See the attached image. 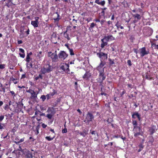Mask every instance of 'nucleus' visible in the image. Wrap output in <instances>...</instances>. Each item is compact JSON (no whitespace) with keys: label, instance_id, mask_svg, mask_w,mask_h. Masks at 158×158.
<instances>
[{"label":"nucleus","instance_id":"nucleus-1","mask_svg":"<svg viewBox=\"0 0 158 158\" xmlns=\"http://www.w3.org/2000/svg\"><path fill=\"white\" fill-rule=\"evenodd\" d=\"M99 74L98 77L97 79L96 80L98 83L102 85L103 81L106 78V75L105 74L104 71L98 72Z\"/></svg>","mask_w":158,"mask_h":158},{"label":"nucleus","instance_id":"nucleus-2","mask_svg":"<svg viewBox=\"0 0 158 158\" xmlns=\"http://www.w3.org/2000/svg\"><path fill=\"white\" fill-rule=\"evenodd\" d=\"M101 49L99 50V52L97 53V56L100 59L101 62H103L107 58V54L101 52Z\"/></svg>","mask_w":158,"mask_h":158},{"label":"nucleus","instance_id":"nucleus-3","mask_svg":"<svg viewBox=\"0 0 158 158\" xmlns=\"http://www.w3.org/2000/svg\"><path fill=\"white\" fill-rule=\"evenodd\" d=\"M46 66H48V67L46 68L43 67L41 69L40 72L43 74L49 73L53 70V67L49 64H47Z\"/></svg>","mask_w":158,"mask_h":158},{"label":"nucleus","instance_id":"nucleus-4","mask_svg":"<svg viewBox=\"0 0 158 158\" xmlns=\"http://www.w3.org/2000/svg\"><path fill=\"white\" fill-rule=\"evenodd\" d=\"M138 53L140 54V56L142 57H143L145 55L150 53L148 50H146L145 47L139 48L138 50Z\"/></svg>","mask_w":158,"mask_h":158},{"label":"nucleus","instance_id":"nucleus-5","mask_svg":"<svg viewBox=\"0 0 158 158\" xmlns=\"http://www.w3.org/2000/svg\"><path fill=\"white\" fill-rule=\"evenodd\" d=\"M152 33V29L149 27H146L143 30V33L146 36H150Z\"/></svg>","mask_w":158,"mask_h":158},{"label":"nucleus","instance_id":"nucleus-6","mask_svg":"<svg viewBox=\"0 0 158 158\" xmlns=\"http://www.w3.org/2000/svg\"><path fill=\"white\" fill-rule=\"evenodd\" d=\"M68 56V54L64 51H61L58 54V56L60 59L65 60Z\"/></svg>","mask_w":158,"mask_h":158},{"label":"nucleus","instance_id":"nucleus-7","mask_svg":"<svg viewBox=\"0 0 158 158\" xmlns=\"http://www.w3.org/2000/svg\"><path fill=\"white\" fill-rule=\"evenodd\" d=\"M106 64V63L105 62H103L101 61L100 63L96 68L98 72L104 71V68H103V67Z\"/></svg>","mask_w":158,"mask_h":158},{"label":"nucleus","instance_id":"nucleus-8","mask_svg":"<svg viewBox=\"0 0 158 158\" xmlns=\"http://www.w3.org/2000/svg\"><path fill=\"white\" fill-rule=\"evenodd\" d=\"M137 118L139 121H140L141 119V114L137 111L132 113V118L135 119Z\"/></svg>","mask_w":158,"mask_h":158},{"label":"nucleus","instance_id":"nucleus-9","mask_svg":"<svg viewBox=\"0 0 158 158\" xmlns=\"http://www.w3.org/2000/svg\"><path fill=\"white\" fill-rule=\"evenodd\" d=\"M86 119L87 120V121L88 122H89L92 121V120L94 119V116L92 113L90 112H88L86 114Z\"/></svg>","mask_w":158,"mask_h":158},{"label":"nucleus","instance_id":"nucleus-10","mask_svg":"<svg viewBox=\"0 0 158 158\" xmlns=\"http://www.w3.org/2000/svg\"><path fill=\"white\" fill-rule=\"evenodd\" d=\"M39 18L38 17H35V21H32L31 22V24L33 25L34 27H37L38 26V19Z\"/></svg>","mask_w":158,"mask_h":158},{"label":"nucleus","instance_id":"nucleus-11","mask_svg":"<svg viewBox=\"0 0 158 158\" xmlns=\"http://www.w3.org/2000/svg\"><path fill=\"white\" fill-rule=\"evenodd\" d=\"M157 130V129L156 128V126L155 125H153L151 127L149 128V131L150 134L152 135Z\"/></svg>","mask_w":158,"mask_h":158},{"label":"nucleus","instance_id":"nucleus-12","mask_svg":"<svg viewBox=\"0 0 158 158\" xmlns=\"http://www.w3.org/2000/svg\"><path fill=\"white\" fill-rule=\"evenodd\" d=\"M26 151L25 153H26V156L27 158H32V153L30 152V151L27 150L26 149Z\"/></svg>","mask_w":158,"mask_h":158},{"label":"nucleus","instance_id":"nucleus-13","mask_svg":"<svg viewBox=\"0 0 158 158\" xmlns=\"http://www.w3.org/2000/svg\"><path fill=\"white\" fill-rule=\"evenodd\" d=\"M91 76V74L89 72H86L83 77V79L87 80Z\"/></svg>","mask_w":158,"mask_h":158},{"label":"nucleus","instance_id":"nucleus-14","mask_svg":"<svg viewBox=\"0 0 158 158\" xmlns=\"http://www.w3.org/2000/svg\"><path fill=\"white\" fill-rule=\"evenodd\" d=\"M19 51L20 52L19 53L20 56L23 58H24L25 56V51L24 49L22 48H19Z\"/></svg>","mask_w":158,"mask_h":158},{"label":"nucleus","instance_id":"nucleus-15","mask_svg":"<svg viewBox=\"0 0 158 158\" xmlns=\"http://www.w3.org/2000/svg\"><path fill=\"white\" fill-rule=\"evenodd\" d=\"M133 130L135 132H143L142 130L141 127L138 126L137 127H133Z\"/></svg>","mask_w":158,"mask_h":158},{"label":"nucleus","instance_id":"nucleus-16","mask_svg":"<svg viewBox=\"0 0 158 158\" xmlns=\"http://www.w3.org/2000/svg\"><path fill=\"white\" fill-rule=\"evenodd\" d=\"M101 41L102 43L101 44V47L102 49L104 48L105 46L108 44V43L106 42L103 39H101Z\"/></svg>","mask_w":158,"mask_h":158},{"label":"nucleus","instance_id":"nucleus-17","mask_svg":"<svg viewBox=\"0 0 158 158\" xmlns=\"http://www.w3.org/2000/svg\"><path fill=\"white\" fill-rule=\"evenodd\" d=\"M143 76H145L147 79L150 80L153 79V78L150 76V75L148 73H146Z\"/></svg>","mask_w":158,"mask_h":158},{"label":"nucleus","instance_id":"nucleus-18","mask_svg":"<svg viewBox=\"0 0 158 158\" xmlns=\"http://www.w3.org/2000/svg\"><path fill=\"white\" fill-rule=\"evenodd\" d=\"M31 94V95L30 97V98L31 99H35L37 98V94H36V92L33 91Z\"/></svg>","mask_w":158,"mask_h":158},{"label":"nucleus","instance_id":"nucleus-19","mask_svg":"<svg viewBox=\"0 0 158 158\" xmlns=\"http://www.w3.org/2000/svg\"><path fill=\"white\" fill-rule=\"evenodd\" d=\"M95 2L98 5H101L102 6H104L105 4V1H103L101 2H100V0H95Z\"/></svg>","mask_w":158,"mask_h":158},{"label":"nucleus","instance_id":"nucleus-20","mask_svg":"<svg viewBox=\"0 0 158 158\" xmlns=\"http://www.w3.org/2000/svg\"><path fill=\"white\" fill-rule=\"evenodd\" d=\"M134 136L135 137H137L139 135H140L142 136H143V137H144L143 136L144 132H134Z\"/></svg>","mask_w":158,"mask_h":158},{"label":"nucleus","instance_id":"nucleus-21","mask_svg":"<svg viewBox=\"0 0 158 158\" xmlns=\"http://www.w3.org/2000/svg\"><path fill=\"white\" fill-rule=\"evenodd\" d=\"M56 51H55V52L56 53L53 57H51V58L52 59V61L54 62H56L58 59V56L56 53Z\"/></svg>","mask_w":158,"mask_h":158},{"label":"nucleus","instance_id":"nucleus-22","mask_svg":"<svg viewBox=\"0 0 158 158\" xmlns=\"http://www.w3.org/2000/svg\"><path fill=\"white\" fill-rule=\"evenodd\" d=\"M68 65V64L66 63H63V64L60 66V69L63 70L65 72L66 69Z\"/></svg>","mask_w":158,"mask_h":158},{"label":"nucleus","instance_id":"nucleus-23","mask_svg":"<svg viewBox=\"0 0 158 158\" xmlns=\"http://www.w3.org/2000/svg\"><path fill=\"white\" fill-rule=\"evenodd\" d=\"M11 0H8L7 1V2H6L5 5L6 6H7L8 7H10L12 5V4H13Z\"/></svg>","mask_w":158,"mask_h":158},{"label":"nucleus","instance_id":"nucleus-24","mask_svg":"<svg viewBox=\"0 0 158 158\" xmlns=\"http://www.w3.org/2000/svg\"><path fill=\"white\" fill-rule=\"evenodd\" d=\"M154 141V138L152 136H151L149 137V140L148 141V143H149L152 144Z\"/></svg>","mask_w":158,"mask_h":158},{"label":"nucleus","instance_id":"nucleus-25","mask_svg":"<svg viewBox=\"0 0 158 158\" xmlns=\"http://www.w3.org/2000/svg\"><path fill=\"white\" fill-rule=\"evenodd\" d=\"M96 26H97V24H96L94 23H92L90 25V27L89 28V30L90 31H91V29H92L93 28Z\"/></svg>","mask_w":158,"mask_h":158},{"label":"nucleus","instance_id":"nucleus-26","mask_svg":"<svg viewBox=\"0 0 158 158\" xmlns=\"http://www.w3.org/2000/svg\"><path fill=\"white\" fill-rule=\"evenodd\" d=\"M67 31L66 30L64 33V35L65 38H66L68 40H70V38L69 37V34L67 33Z\"/></svg>","mask_w":158,"mask_h":158},{"label":"nucleus","instance_id":"nucleus-27","mask_svg":"<svg viewBox=\"0 0 158 158\" xmlns=\"http://www.w3.org/2000/svg\"><path fill=\"white\" fill-rule=\"evenodd\" d=\"M56 14L57 15V18L55 19H54V20L55 21V22H58L59 20L60 19V18H59L60 16V15L58 12H56Z\"/></svg>","mask_w":158,"mask_h":158},{"label":"nucleus","instance_id":"nucleus-28","mask_svg":"<svg viewBox=\"0 0 158 158\" xmlns=\"http://www.w3.org/2000/svg\"><path fill=\"white\" fill-rule=\"evenodd\" d=\"M32 60V58L30 57V56L28 55H27L26 58V61L27 62L29 63L30 61V60Z\"/></svg>","mask_w":158,"mask_h":158},{"label":"nucleus","instance_id":"nucleus-29","mask_svg":"<svg viewBox=\"0 0 158 158\" xmlns=\"http://www.w3.org/2000/svg\"><path fill=\"white\" fill-rule=\"evenodd\" d=\"M133 17L135 18H137L138 19H140V15H139V14H136L133 15Z\"/></svg>","mask_w":158,"mask_h":158},{"label":"nucleus","instance_id":"nucleus-30","mask_svg":"<svg viewBox=\"0 0 158 158\" xmlns=\"http://www.w3.org/2000/svg\"><path fill=\"white\" fill-rule=\"evenodd\" d=\"M108 60L109 61V64L110 65H112L114 64V62L113 60H112L111 59L109 58Z\"/></svg>","mask_w":158,"mask_h":158},{"label":"nucleus","instance_id":"nucleus-31","mask_svg":"<svg viewBox=\"0 0 158 158\" xmlns=\"http://www.w3.org/2000/svg\"><path fill=\"white\" fill-rule=\"evenodd\" d=\"M132 123L133 125L134 126V127H137L138 126H137V122L136 120H133L132 122Z\"/></svg>","mask_w":158,"mask_h":158},{"label":"nucleus","instance_id":"nucleus-32","mask_svg":"<svg viewBox=\"0 0 158 158\" xmlns=\"http://www.w3.org/2000/svg\"><path fill=\"white\" fill-rule=\"evenodd\" d=\"M109 40H115L114 37L112 35L107 36Z\"/></svg>","mask_w":158,"mask_h":158},{"label":"nucleus","instance_id":"nucleus-33","mask_svg":"<svg viewBox=\"0 0 158 158\" xmlns=\"http://www.w3.org/2000/svg\"><path fill=\"white\" fill-rule=\"evenodd\" d=\"M53 115L51 114H47L46 116L49 119L51 120Z\"/></svg>","mask_w":158,"mask_h":158},{"label":"nucleus","instance_id":"nucleus-34","mask_svg":"<svg viewBox=\"0 0 158 158\" xmlns=\"http://www.w3.org/2000/svg\"><path fill=\"white\" fill-rule=\"evenodd\" d=\"M118 22L117 23L115 24V26H116L118 29L119 27H120L121 29H123V27L122 26H121L120 25L118 24Z\"/></svg>","mask_w":158,"mask_h":158},{"label":"nucleus","instance_id":"nucleus-35","mask_svg":"<svg viewBox=\"0 0 158 158\" xmlns=\"http://www.w3.org/2000/svg\"><path fill=\"white\" fill-rule=\"evenodd\" d=\"M56 33L53 32L51 36V39L56 38Z\"/></svg>","mask_w":158,"mask_h":158},{"label":"nucleus","instance_id":"nucleus-36","mask_svg":"<svg viewBox=\"0 0 158 158\" xmlns=\"http://www.w3.org/2000/svg\"><path fill=\"white\" fill-rule=\"evenodd\" d=\"M43 78V77L42 75L41 74H40L38 76L35 77V79L36 80H37L39 78H41V79H42Z\"/></svg>","mask_w":158,"mask_h":158},{"label":"nucleus","instance_id":"nucleus-37","mask_svg":"<svg viewBox=\"0 0 158 158\" xmlns=\"http://www.w3.org/2000/svg\"><path fill=\"white\" fill-rule=\"evenodd\" d=\"M24 141V138H22V139H20L19 141H15V143L17 144H18L19 143H21V142H22L23 141Z\"/></svg>","mask_w":158,"mask_h":158},{"label":"nucleus","instance_id":"nucleus-38","mask_svg":"<svg viewBox=\"0 0 158 158\" xmlns=\"http://www.w3.org/2000/svg\"><path fill=\"white\" fill-rule=\"evenodd\" d=\"M90 133L92 134V135H97V136L98 135V133L96 131H91V130H90Z\"/></svg>","mask_w":158,"mask_h":158},{"label":"nucleus","instance_id":"nucleus-39","mask_svg":"<svg viewBox=\"0 0 158 158\" xmlns=\"http://www.w3.org/2000/svg\"><path fill=\"white\" fill-rule=\"evenodd\" d=\"M40 98L42 99V101L44 102L46 99V96L44 95H42L41 96Z\"/></svg>","mask_w":158,"mask_h":158},{"label":"nucleus","instance_id":"nucleus-40","mask_svg":"<svg viewBox=\"0 0 158 158\" xmlns=\"http://www.w3.org/2000/svg\"><path fill=\"white\" fill-rule=\"evenodd\" d=\"M26 65L27 68H29V69L30 68V67L28 66V65H29L30 66L31 68H32V64L31 63L27 62Z\"/></svg>","mask_w":158,"mask_h":158},{"label":"nucleus","instance_id":"nucleus-41","mask_svg":"<svg viewBox=\"0 0 158 158\" xmlns=\"http://www.w3.org/2000/svg\"><path fill=\"white\" fill-rule=\"evenodd\" d=\"M56 93H57V91H56L55 90V89H53V92L52 93H51L50 94V95L51 96H53V95H54L55 94H56Z\"/></svg>","mask_w":158,"mask_h":158},{"label":"nucleus","instance_id":"nucleus-42","mask_svg":"<svg viewBox=\"0 0 158 158\" xmlns=\"http://www.w3.org/2000/svg\"><path fill=\"white\" fill-rule=\"evenodd\" d=\"M87 133L85 132V131L84 133L80 132V134L82 136L84 137L87 134Z\"/></svg>","mask_w":158,"mask_h":158},{"label":"nucleus","instance_id":"nucleus-43","mask_svg":"<svg viewBox=\"0 0 158 158\" xmlns=\"http://www.w3.org/2000/svg\"><path fill=\"white\" fill-rule=\"evenodd\" d=\"M69 64H68V65H67V67L66 69V70H65V72H66L67 73H68V74H69Z\"/></svg>","mask_w":158,"mask_h":158},{"label":"nucleus","instance_id":"nucleus-44","mask_svg":"<svg viewBox=\"0 0 158 158\" xmlns=\"http://www.w3.org/2000/svg\"><path fill=\"white\" fill-rule=\"evenodd\" d=\"M63 144L64 145L66 146H68L69 145V143L66 140H64L63 143Z\"/></svg>","mask_w":158,"mask_h":158},{"label":"nucleus","instance_id":"nucleus-45","mask_svg":"<svg viewBox=\"0 0 158 158\" xmlns=\"http://www.w3.org/2000/svg\"><path fill=\"white\" fill-rule=\"evenodd\" d=\"M70 55L71 56L74 55V53L73 52V50L72 49L70 48L69 49Z\"/></svg>","mask_w":158,"mask_h":158},{"label":"nucleus","instance_id":"nucleus-46","mask_svg":"<svg viewBox=\"0 0 158 158\" xmlns=\"http://www.w3.org/2000/svg\"><path fill=\"white\" fill-rule=\"evenodd\" d=\"M42 52H39V53L37 54V57H38L39 58H41L43 56L42 55Z\"/></svg>","mask_w":158,"mask_h":158},{"label":"nucleus","instance_id":"nucleus-47","mask_svg":"<svg viewBox=\"0 0 158 158\" xmlns=\"http://www.w3.org/2000/svg\"><path fill=\"white\" fill-rule=\"evenodd\" d=\"M53 138L54 137L52 138H51L50 136H46L45 137V139L48 141H51L53 140Z\"/></svg>","mask_w":158,"mask_h":158},{"label":"nucleus","instance_id":"nucleus-48","mask_svg":"<svg viewBox=\"0 0 158 158\" xmlns=\"http://www.w3.org/2000/svg\"><path fill=\"white\" fill-rule=\"evenodd\" d=\"M103 39L107 42L109 41V39L107 36H105L104 38Z\"/></svg>","mask_w":158,"mask_h":158},{"label":"nucleus","instance_id":"nucleus-49","mask_svg":"<svg viewBox=\"0 0 158 158\" xmlns=\"http://www.w3.org/2000/svg\"><path fill=\"white\" fill-rule=\"evenodd\" d=\"M152 46L153 47L155 46V48L156 49H158V44L156 45V43H153L152 44Z\"/></svg>","mask_w":158,"mask_h":158},{"label":"nucleus","instance_id":"nucleus-50","mask_svg":"<svg viewBox=\"0 0 158 158\" xmlns=\"http://www.w3.org/2000/svg\"><path fill=\"white\" fill-rule=\"evenodd\" d=\"M17 104L19 106L21 107H22L23 105V104L22 103V101L18 102Z\"/></svg>","mask_w":158,"mask_h":158},{"label":"nucleus","instance_id":"nucleus-51","mask_svg":"<svg viewBox=\"0 0 158 158\" xmlns=\"http://www.w3.org/2000/svg\"><path fill=\"white\" fill-rule=\"evenodd\" d=\"M133 50L134 51V52L136 54V57H138V55L137 54L138 53V51L137 49L134 48Z\"/></svg>","mask_w":158,"mask_h":158},{"label":"nucleus","instance_id":"nucleus-52","mask_svg":"<svg viewBox=\"0 0 158 158\" xmlns=\"http://www.w3.org/2000/svg\"><path fill=\"white\" fill-rule=\"evenodd\" d=\"M127 63L129 66H131L132 65L131 60H129L127 61Z\"/></svg>","mask_w":158,"mask_h":158},{"label":"nucleus","instance_id":"nucleus-53","mask_svg":"<svg viewBox=\"0 0 158 158\" xmlns=\"http://www.w3.org/2000/svg\"><path fill=\"white\" fill-rule=\"evenodd\" d=\"M54 53H52L51 52H48V56H52L54 54Z\"/></svg>","mask_w":158,"mask_h":158},{"label":"nucleus","instance_id":"nucleus-54","mask_svg":"<svg viewBox=\"0 0 158 158\" xmlns=\"http://www.w3.org/2000/svg\"><path fill=\"white\" fill-rule=\"evenodd\" d=\"M5 64H0V69H3L5 68Z\"/></svg>","mask_w":158,"mask_h":158},{"label":"nucleus","instance_id":"nucleus-55","mask_svg":"<svg viewBox=\"0 0 158 158\" xmlns=\"http://www.w3.org/2000/svg\"><path fill=\"white\" fill-rule=\"evenodd\" d=\"M112 121V120L111 118H108L107 120V122L108 123H110Z\"/></svg>","mask_w":158,"mask_h":158},{"label":"nucleus","instance_id":"nucleus-56","mask_svg":"<svg viewBox=\"0 0 158 158\" xmlns=\"http://www.w3.org/2000/svg\"><path fill=\"white\" fill-rule=\"evenodd\" d=\"M139 148L143 149L144 146L143 145V144L140 143L139 145Z\"/></svg>","mask_w":158,"mask_h":158},{"label":"nucleus","instance_id":"nucleus-57","mask_svg":"<svg viewBox=\"0 0 158 158\" xmlns=\"http://www.w3.org/2000/svg\"><path fill=\"white\" fill-rule=\"evenodd\" d=\"M120 137V135H114V136H113L112 137V138H118L119 137Z\"/></svg>","mask_w":158,"mask_h":158},{"label":"nucleus","instance_id":"nucleus-58","mask_svg":"<svg viewBox=\"0 0 158 158\" xmlns=\"http://www.w3.org/2000/svg\"><path fill=\"white\" fill-rule=\"evenodd\" d=\"M67 132V129L66 128H65L62 130V133H66Z\"/></svg>","mask_w":158,"mask_h":158},{"label":"nucleus","instance_id":"nucleus-59","mask_svg":"<svg viewBox=\"0 0 158 158\" xmlns=\"http://www.w3.org/2000/svg\"><path fill=\"white\" fill-rule=\"evenodd\" d=\"M40 108L41 110H46V108H45L44 107H43L42 106H40Z\"/></svg>","mask_w":158,"mask_h":158},{"label":"nucleus","instance_id":"nucleus-60","mask_svg":"<svg viewBox=\"0 0 158 158\" xmlns=\"http://www.w3.org/2000/svg\"><path fill=\"white\" fill-rule=\"evenodd\" d=\"M33 91H34L33 90L31 89H29L28 90H27L26 91L29 93H30L31 94L32 92H33Z\"/></svg>","mask_w":158,"mask_h":158},{"label":"nucleus","instance_id":"nucleus-61","mask_svg":"<svg viewBox=\"0 0 158 158\" xmlns=\"http://www.w3.org/2000/svg\"><path fill=\"white\" fill-rule=\"evenodd\" d=\"M4 118V115H1L0 116V122H1Z\"/></svg>","mask_w":158,"mask_h":158},{"label":"nucleus","instance_id":"nucleus-62","mask_svg":"<svg viewBox=\"0 0 158 158\" xmlns=\"http://www.w3.org/2000/svg\"><path fill=\"white\" fill-rule=\"evenodd\" d=\"M50 96H51V95H50V94H47L46 95V97H47V99L48 100V99H49L50 98Z\"/></svg>","mask_w":158,"mask_h":158},{"label":"nucleus","instance_id":"nucleus-63","mask_svg":"<svg viewBox=\"0 0 158 158\" xmlns=\"http://www.w3.org/2000/svg\"><path fill=\"white\" fill-rule=\"evenodd\" d=\"M39 113H41V112L39 110H38L37 111H36L35 112V115H37L39 114Z\"/></svg>","mask_w":158,"mask_h":158},{"label":"nucleus","instance_id":"nucleus-64","mask_svg":"<svg viewBox=\"0 0 158 158\" xmlns=\"http://www.w3.org/2000/svg\"><path fill=\"white\" fill-rule=\"evenodd\" d=\"M42 126L43 128H44L47 127V125L43 123L42 124Z\"/></svg>","mask_w":158,"mask_h":158}]
</instances>
